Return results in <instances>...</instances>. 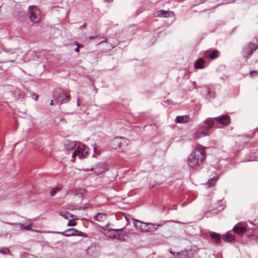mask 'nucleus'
<instances>
[{"instance_id":"f257e3e1","label":"nucleus","mask_w":258,"mask_h":258,"mask_svg":"<svg viewBox=\"0 0 258 258\" xmlns=\"http://www.w3.org/2000/svg\"><path fill=\"white\" fill-rule=\"evenodd\" d=\"M205 151L202 147L195 149L187 159V164L191 168L198 167L205 160Z\"/></svg>"},{"instance_id":"f03ea898","label":"nucleus","mask_w":258,"mask_h":258,"mask_svg":"<svg viewBox=\"0 0 258 258\" xmlns=\"http://www.w3.org/2000/svg\"><path fill=\"white\" fill-rule=\"evenodd\" d=\"M214 123L213 119H206L203 125L199 126L196 132L193 134L192 138L195 140H197L200 138L210 135V129L212 128Z\"/></svg>"},{"instance_id":"7ed1b4c3","label":"nucleus","mask_w":258,"mask_h":258,"mask_svg":"<svg viewBox=\"0 0 258 258\" xmlns=\"http://www.w3.org/2000/svg\"><path fill=\"white\" fill-rule=\"evenodd\" d=\"M135 226L144 232H150L157 230L160 225L154 224L151 223H145L140 220L134 219Z\"/></svg>"},{"instance_id":"20e7f679","label":"nucleus","mask_w":258,"mask_h":258,"mask_svg":"<svg viewBox=\"0 0 258 258\" xmlns=\"http://www.w3.org/2000/svg\"><path fill=\"white\" fill-rule=\"evenodd\" d=\"M128 144L129 140L123 137L115 139L112 142L113 148L121 152L127 147Z\"/></svg>"},{"instance_id":"39448f33","label":"nucleus","mask_w":258,"mask_h":258,"mask_svg":"<svg viewBox=\"0 0 258 258\" xmlns=\"http://www.w3.org/2000/svg\"><path fill=\"white\" fill-rule=\"evenodd\" d=\"M29 18L31 21L35 23L40 22L41 14L40 11L36 6H32L29 8Z\"/></svg>"},{"instance_id":"423d86ee","label":"nucleus","mask_w":258,"mask_h":258,"mask_svg":"<svg viewBox=\"0 0 258 258\" xmlns=\"http://www.w3.org/2000/svg\"><path fill=\"white\" fill-rule=\"evenodd\" d=\"M53 95L57 102L61 104L67 103L70 100V96L61 90L55 91L53 93Z\"/></svg>"},{"instance_id":"0eeeda50","label":"nucleus","mask_w":258,"mask_h":258,"mask_svg":"<svg viewBox=\"0 0 258 258\" xmlns=\"http://www.w3.org/2000/svg\"><path fill=\"white\" fill-rule=\"evenodd\" d=\"M88 153V149L83 145H79L74 152L72 157L75 159L76 156H79L80 159L85 158Z\"/></svg>"},{"instance_id":"6e6552de","label":"nucleus","mask_w":258,"mask_h":258,"mask_svg":"<svg viewBox=\"0 0 258 258\" xmlns=\"http://www.w3.org/2000/svg\"><path fill=\"white\" fill-rule=\"evenodd\" d=\"M122 230V229H104L103 230V233L106 236L110 238L119 239L120 235L119 232Z\"/></svg>"},{"instance_id":"1a4fd4ad","label":"nucleus","mask_w":258,"mask_h":258,"mask_svg":"<svg viewBox=\"0 0 258 258\" xmlns=\"http://www.w3.org/2000/svg\"><path fill=\"white\" fill-rule=\"evenodd\" d=\"M86 192L87 190L85 188L81 187L79 188H74L70 190L68 192V195L71 197L76 196L82 197L84 195H86Z\"/></svg>"},{"instance_id":"9d476101","label":"nucleus","mask_w":258,"mask_h":258,"mask_svg":"<svg viewBox=\"0 0 258 258\" xmlns=\"http://www.w3.org/2000/svg\"><path fill=\"white\" fill-rule=\"evenodd\" d=\"M257 48V46L254 44L249 43L244 48V55L248 59L252 54L253 50Z\"/></svg>"},{"instance_id":"9b49d317","label":"nucleus","mask_w":258,"mask_h":258,"mask_svg":"<svg viewBox=\"0 0 258 258\" xmlns=\"http://www.w3.org/2000/svg\"><path fill=\"white\" fill-rule=\"evenodd\" d=\"M62 234L66 236H70L72 235L83 236V233L75 228H71L62 232Z\"/></svg>"},{"instance_id":"f8f14e48","label":"nucleus","mask_w":258,"mask_h":258,"mask_svg":"<svg viewBox=\"0 0 258 258\" xmlns=\"http://www.w3.org/2000/svg\"><path fill=\"white\" fill-rule=\"evenodd\" d=\"M213 119L214 120V121L216 120L223 125H228L230 122V117L228 115H225Z\"/></svg>"},{"instance_id":"ddd939ff","label":"nucleus","mask_w":258,"mask_h":258,"mask_svg":"<svg viewBox=\"0 0 258 258\" xmlns=\"http://www.w3.org/2000/svg\"><path fill=\"white\" fill-rule=\"evenodd\" d=\"M154 15L158 17H169L174 15V13L171 11L160 10L155 13Z\"/></svg>"},{"instance_id":"4468645a","label":"nucleus","mask_w":258,"mask_h":258,"mask_svg":"<svg viewBox=\"0 0 258 258\" xmlns=\"http://www.w3.org/2000/svg\"><path fill=\"white\" fill-rule=\"evenodd\" d=\"M95 172L98 173H102L107 170V165L105 163H99L95 167Z\"/></svg>"},{"instance_id":"2eb2a0df","label":"nucleus","mask_w":258,"mask_h":258,"mask_svg":"<svg viewBox=\"0 0 258 258\" xmlns=\"http://www.w3.org/2000/svg\"><path fill=\"white\" fill-rule=\"evenodd\" d=\"M219 51L217 50H213L210 53L207 51L205 52L204 56L205 57H209L211 59H214L218 57Z\"/></svg>"},{"instance_id":"dca6fc26","label":"nucleus","mask_w":258,"mask_h":258,"mask_svg":"<svg viewBox=\"0 0 258 258\" xmlns=\"http://www.w3.org/2000/svg\"><path fill=\"white\" fill-rule=\"evenodd\" d=\"M246 229V228L245 227L236 225L233 227V231L236 234H241L245 232Z\"/></svg>"},{"instance_id":"f3484780","label":"nucleus","mask_w":258,"mask_h":258,"mask_svg":"<svg viewBox=\"0 0 258 258\" xmlns=\"http://www.w3.org/2000/svg\"><path fill=\"white\" fill-rule=\"evenodd\" d=\"M189 119L188 115L178 116L176 118V122L183 123L188 121Z\"/></svg>"},{"instance_id":"a211bd4d","label":"nucleus","mask_w":258,"mask_h":258,"mask_svg":"<svg viewBox=\"0 0 258 258\" xmlns=\"http://www.w3.org/2000/svg\"><path fill=\"white\" fill-rule=\"evenodd\" d=\"M106 219L107 216L103 213H98L95 217V220L100 222H104Z\"/></svg>"},{"instance_id":"6ab92c4d","label":"nucleus","mask_w":258,"mask_h":258,"mask_svg":"<svg viewBox=\"0 0 258 258\" xmlns=\"http://www.w3.org/2000/svg\"><path fill=\"white\" fill-rule=\"evenodd\" d=\"M62 185L61 184H58L57 186L52 188L50 191V195L51 196H54L58 191H60L62 189Z\"/></svg>"},{"instance_id":"aec40b11","label":"nucleus","mask_w":258,"mask_h":258,"mask_svg":"<svg viewBox=\"0 0 258 258\" xmlns=\"http://www.w3.org/2000/svg\"><path fill=\"white\" fill-rule=\"evenodd\" d=\"M205 60L203 58H200L195 63V68L196 69H203L204 68Z\"/></svg>"},{"instance_id":"412c9836","label":"nucleus","mask_w":258,"mask_h":258,"mask_svg":"<svg viewBox=\"0 0 258 258\" xmlns=\"http://www.w3.org/2000/svg\"><path fill=\"white\" fill-rule=\"evenodd\" d=\"M210 235L211 238L215 240V242L216 244H219L220 243L221 239L220 235L219 234L211 232H210Z\"/></svg>"},{"instance_id":"4be33fe9","label":"nucleus","mask_w":258,"mask_h":258,"mask_svg":"<svg viewBox=\"0 0 258 258\" xmlns=\"http://www.w3.org/2000/svg\"><path fill=\"white\" fill-rule=\"evenodd\" d=\"M223 238L227 242H233L235 240V236L229 233L224 235Z\"/></svg>"},{"instance_id":"5701e85b","label":"nucleus","mask_w":258,"mask_h":258,"mask_svg":"<svg viewBox=\"0 0 258 258\" xmlns=\"http://www.w3.org/2000/svg\"><path fill=\"white\" fill-rule=\"evenodd\" d=\"M76 143L73 141H67L64 144V147L67 150H72L76 146Z\"/></svg>"},{"instance_id":"b1692460","label":"nucleus","mask_w":258,"mask_h":258,"mask_svg":"<svg viewBox=\"0 0 258 258\" xmlns=\"http://www.w3.org/2000/svg\"><path fill=\"white\" fill-rule=\"evenodd\" d=\"M218 177H213L211 178L210 180H209L207 183L208 186H212L215 184L217 181L218 180Z\"/></svg>"},{"instance_id":"393cba45","label":"nucleus","mask_w":258,"mask_h":258,"mask_svg":"<svg viewBox=\"0 0 258 258\" xmlns=\"http://www.w3.org/2000/svg\"><path fill=\"white\" fill-rule=\"evenodd\" d=\"M6 223L8 225H13L17 229H21L24 227L23 224L22 223H12L10 222H7Z\"/></svg>"},{"instance_id":"a878e982","label":"nucleus","mask_w":258,"mask_h":258,"mask_svg":"<svg viewBox=\"0 0 258 258\" xmlns=\"http://www.w3.org/2000/svg\"><path fill=\"white\" fill-rule=\"evenodd\" d=\"M61 121H64L66 123L67 122V121L64 119V117H56L54 119V122L56 125H58L59 123Z\"/></svg>"},{"instance_id":"bb28decb","label":"nucleus","mask_w":258,"mask_h":258,"mask_svg":"<svg viewBox=\"0 0 258 258\" xmlns=\"http://www.w3.org/2000/svg\"><path fill=\"white\" fill-rule=\"evenodd\" d=\"M10 251L7 248H0V253L3 254H8L9 253Z\"/></svg>"},{"instance_id":"cd10ccee","label":"nucleus","mask_w":258,"mask_h":258,"mask_svg":"<svg viewBox=\"0 0 258 258\" xmlns=\"http://www.w3.org/2000/svg\"><path fill=\"white\" fill-rule=\"evenodd\" d=\"M31 225H32V223H30L29 225H28L27 226H24V227L23 228H24L25 230H31L32 231L38 232L37 230H34L33 229H31Z\"/></svg>"},{"instance_id":"c85d7f7f","label":"nucleus","mask_w":258,"mask_h":258,"mask_svg":"<svg viewBox=\"0 0 258 258\" xmlns=\"http://www.w3.org/2000/svg\"><path fill=\"white\" fill-rule=\"evenodd\" d=\"M76 225L77 223L72 220L70 221L68 223V225L69 226H76Z\"/></svg>"},{"instance_id":"c756f323","label":"nucleus","mask_w":258,"mask_h":258,"mask_svg":"<svg viewBox=\"0 0 258 258\" xmlns=\"http://www.w3.org/2000/svg\"><path fill=\"white\" fill-rule=\"evenodd\" d=\"M76 45H77V47L75 49V51L76 52H79L80 50H79V47H83V45H81V44H79L78 42H76Z\"/></svg>"},{"instance_id":"7c9ffc66","label":"nucleus","mask_w":258,"mask_h":258,"mask_svg":"<svg viewBox=\"0 0 258 258\" xmlns=\"http://www.w3.org/2000/svg\"><path fill=\"white\" fill-rule=\"evenodd\" d=\"M257 74V72L256 71H252L250 72V75L251 77H253L255 74Z\"/></svg>"},{"instance_id":"2f4dec72","label":"nucleus","mask_w":258,"mask_h":258,"mask_svg":"<svg viewBox=\"0 0 258 258\" xmlns=\"http://www.w3.org/2000/svg\"><path fill=\"white\" fill-rule=\"evenodd\" d=\"M64 218L66 219H68V217H67V215H69V213H64L63 214H62V213L60 214Z\"/></svg>"},{"instance_id":"473e14b6","label":"nucleus","mask_w":258,"mask_h":258,"mask_svg":"<svg viewBox=\"0 0 258 258\" xmlns=\"http://www.w3.org/2000/svg\"><path fill=\"white\" fill-rule=\"evenodd\" d=\"M33 98L35 100H37L38 98V96L37 94H33Z\"/></svg>"},{"instance_id":"72a5a7b5","label":"nucleus","mask_w":258,"mask_h":258,"mask_svg":"<svg viewBox=\"0 0 258 258\" xmlns=\"http://www.w3.org/2000/svg\"><path fill=\"white\" fill-rule=\"evenodd\" d=\"M254 234H258V229L253 231Z\"/></svg>"},{"instance_id":"f704fd0d","label":"nucleus","mask_w":258,"mask_h":258,"mask_svg":"<svg viewBox=\"0 0 258 258\" xmlns=\"http://www.w3.org/2000/svg\"><path fill=\"white\" fill-rule=\"evenodd\" d=\"M71 217L73 218V220H77V218H74V216L73 215H71Z\"/></svg>"},{"instance_id":"c9c22d12","label":"nucleus","mask_w":258,"mask_h":258,"mask_svg":"<svg viewBox=\"0 0 258 258\" xmlns=\"http://www.w3.org/2000/svg\"><path fill=\"white\" fill-rule=\"evenodd\" d=\"M107 39L105 40L104 41H101L100 43H103V42H107Z\"/></svg>"},{"instance_id":"e433bc0d","label":"nucleus","mask_w":258,"mask_h":258,"mask_svg":"<svg viewBox=\"0 0 258 258\" xmlns=\"http://www.w3.org/2000/svg\"><path fill=\"white\" fill-rule=\"evenodd\" d=\"M50 104L51 105H53V101H52V100H51V101H50Z\"/></svg>"},{"instance_id":"4c0bfd02","label":"nucleus","mask_w":258,"mask_h":258,"mask_svg":"<svg viewBox=\"0 0 258 258\" xmlns=\"http://www.w3.org/2000/svg\"><path fill=\"white\" fill-rule=\"evenodd\" d=\"M30 258H37V257H36L34 256L31 255Z\"/></svg>"}]
</instances>
